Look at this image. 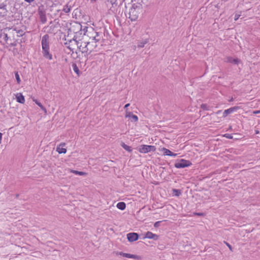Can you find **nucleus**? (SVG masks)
I'll use <instances>...</instances> for the list:
<instances>
[{
    "label": "nucleus",
    "instance_id": "nucleus-21",
    "mask_svg": "<svg viewBox=\"0 0 260 260\" xmlns=\"http://www.w3.org/2000/svg\"><path fill=\"white\" fill-rule=\"evenodd\" d=\"M7 12L6 6L0 7V16H5Z\"/></svg>",
    "mask_w": 260,
    "mask_h": 260
},
{
    "label": "nucleus",
    "instance_id": "nucleus-36",
    "mask_svg": "<svg viewBox=\"0 0 260 260\" xmlns=\"http://www.w3.org/2000/svg\"><path fill=\"white\" fill-rule=\"evenodd\" d=\"M129 105H130V104H126V105H125V106H124V108L125 109V108H127L128 106H129Z\"/></svg>",
    "mask_w": 260,
    "mask_h": 260
},
{
    "label": "nucleus",
    "instance_id": "nucleus-2",
    "mask_svg": "<svg viewBox=\"0 0 260 260\" xmlns=\"http://www.w3.org/2000/svg\"><path fill=\"white\" fill-rule=\"evenodd\" d=\"M88 42L85 41H81L76 40V39L73 38V40H71L69 41L70 45L68 46V48L71 51L73 52L74 48L72 47L73 46L76 45L77 46L79 51H81L82 53H86V48L88 46Z\"/></svg>",
    "mask_w": 260,
    "mask_h": 260
},
{
    "label": "nucleus",
    "instance_id": "nucleus-11",
    "mask_svg": "<svg viewBox=\"0 0 260 260\" xmlns=\"http://www.w3.org/2000/svg\"><path fill=\"white\" fill-rule=\"evenodd\" d=\"M145 238L153 239L154 240H157L158 239V236L152 233L151 232H147L145 234Z\"/></svg>",
    "mask_w": 260,
    "mask_h": 260
},
{
    "label": "nucleus",
    "instance_id": "nucleus-35",
    "mask_svg": "<svg viewBox=\"0 0 260 260\" xmlns=\"http://www.w3.org/2000/svg\"><path fill=\"white\" fill-rule=\"evenodd\" d=\"M253 113L254 114H257V113H260V110H258V111H255L253 112Z\"/></svg>",
    "mask_w": 260,
    "mask_h": 260
},
{
    "label": "nucleus",
    "instance_id": "nucleus-20",
    "mask_svg": "<svg viewBox=\"0 0 260 260\" xmlns=\"http://www.w3.org/2000/svg\"><path fill=\"white\" fill-rule=\"evenodd\" d=\"M33 101H34L35 103L40 107L42 111H43L45 113L47 112L46 109L42 105V104L40 102H39L36 100H33Z\"/></svg>",
    "mask_w": 260,
    "mask_h": 260
},
{
    "label": "nucleus",
    "instance_id": "nucleus-37",
    "mask_svg": "<svg viewBox=\"0 0 260 260\" xmlns=\"http://www.w3.org/2000/svg\"><path fill=\"white\" fill-rule=\"evenodd\" d=\"M221 110H219V111H218L216 112V114H219L221 112Z\"/></svg>",
    "mask_w": 260,
    "mask_h": 260
},
{
    "label": "nucleus",
    "instance_id": "nucleus-33",
    "mask_svg": "<svg viewBox=\"0 0 260 260\" xmlns=\"http://www.w3.org/2000/svg\"><path fill=\"white\" fill-rule=\"evenodd\" d=\"M160 221H157L154 224V226L155 228L158 227L159 225Z\"/></svg>",
    "mask_w": 260,
    "mask_h": 260
},
{
    "label": "nucleus",
    "instance_id": "nucleus-23",
    "mask_svg": "<svg viewBox=\"0 0 260 260\" xmlns=\"http://www.w3.org/2000/svg\"><path fill=\"white\" fill-rule=\"evenodd\" d=\"M71 172L76 175H86V173L85 172H80V171H76V170H72Z\"/></svg>",
    "mask_w": 260,
    "mask_h": 260
},
{
    "label": "nucleus",
    "instance_id": "nucleus-42",
    "mask_svg": "<svg viewBox=\"0 0 260 260\" xmlns=\"http://www.w3.org/2000/svg\"><path fill=\"white\" fill-rule=\"evenodd\" d=\"M3 136V134L1 133H0V136Z\"/></svg>",
    "mask_w": 260,
    "mask_h": 260
},
{
    "label": "nucleus",
    "instance_id": "nucleus-10",
    "mask_svg": "<svg viewBox=\"0 0 260 260\" xmlns=\"http://www.w3.org/2000/svg\"><path fill=\"white\" fill-rule=\"evenodd\" d=\"M239 109V107L235 106L233 107H231L228 109L225 110L223 113V117H225L229 114L232 113L233 112L236 111L237 110Z\"/></svg>",
    "mask_w": 260,
    "mask_h": 260
},
{
    "label": "nucleus",
    "instance_id": "nucleus-43",
    "mask_svg": "<svg viewBox=\"0 0 260 260\" xmlns=\"http://www.w3.org/2000/svg\"><path fill=\"white\" fill-rule=\"evenodd\" d=\"M226 138H230V136H226Z\"/></svg>",
    "mask_w": 260,
    "mask_h": 260
},
{
    "label": "nucleus",
    "instance_id": "nucleus-25",
    "mask_svg": "<svg viewBox=\"0 0 260 260\" xmlns=\"http://www.w3.org/2000/svg\"><path fill=\"white\" fill-rule=\"evenodd\" d=\"M15 76L18 84H20L21 82L20 78L19 77V74L17 72H15Z\"/></svg>",
    "mask_w": 260,
    "mask_h": 260
},
{
    "label": "nucleus",
    "instance_id": "nucleus-7",
    "mask_svg": "<svg viewBox=\"0 0 260 260\" xmlns=\"http://www.w3.org/2000/svg\"><path fill=\"white\" fill-rule=\"evenodd\" d=\"M89 33L91 34L89 36V38L91 40V41L97 42L101 40V37L99 33L95 31L93 29H92L91 32H90Z\"/></svg>",
    "mask_w": 260,
    "mask_h": 260
},
{
    "label": "nucleus",
    "instance_id": "nucleus-26",
    "mask_svg": "<svg viewBox=\"0 0 260 260\" xmlns=\"http://www.w3.org/2000/svg\"><path fill=\"white\" fill-rule=\"evenodd\" d=\"M147 43V41H144L141 42H140L138 44V47L139 48H143L144 47L145 45Z\"/></svg>",
    "mask_w": 260,
    "mask_h": 260
},
{
    "label": "nucleus",
    "instance_id": "nucleus-8",
    "mask_svg": "<svg viewBox=\"0 0 260 260\" xmlns=\"http://www.w3.org/2000/svg\"><path fill=\"white\" fill-rule=\"evenodd\" d=\"M116 254L117 255H119L122 256L123 257L129 258H134V259H139V256L138 255L132 254H130V253H124L123 252H117L116 253Z\"/></svg>",
    "mask_w": 260,
    "mask_h": 260
},
{
    "label": "nucleus",
    "instance_id": "nucleus-41",
    "mask_svg": "<svg viewBox=\"0 0 260 260\" xmlns=\"http://www.w3.org/2000/svg\"><path fill=\"white\" fill-rule=\"evenodd\" d=\"M197 214L198 215H202V213H197Z\"/></svg>",
    "mask_w": 260,
    "mask_h": 260
},
{
    "label": "nucleus",
    "instance_id": "nucleus-18",
    "mask_svg": "<svg viewBox=\"0 0 260 260\" xmlns=\"http://www.w3.org/2000/svg\"><path fill=\"white\" fill-rule=\"evenodd\" d=\"M120 145L123 149H124L128 152H131L132 151V149L131 147L126 145L124 142H121Z\"/></svg>",
    "mask_w": 260,
    "mask_h": 260
},
{
    "label": "nucleus",
    "instance_id": "nucleus-4",
    "mask_svg": "<svg viewBox=\"0 0 260 260\" xmlns=\"http://www.w3.org/2000/svg\"><path fill=\"white\" fill-rule=\"evenodd\" d=\"M88 46L86 48V53L84 55L85 56H87L89 54L92 52L98 51L96 42L94 41L88 42Z\"/></svg>",
    "mask_w": 260,
    "mask_h": 260
},
{
    "label": "nucleus",
    "instance_id": "nucleus-29",
    "mask_svg": "<svg viewBox=\"0 0 260 260\" xmlns=\"http://www.w3.org/2000/svg\"><path fill=\"white\" fill-rule=\"evenodd\" d=\"M224 243L226 244V245L229 247V248L230 249V250L231 251H233V248L232 247V246L228 242H225V241H224Z\"/></svg>",
    "mask_w": 260,
    "mask_h": 260
},
{
    "label": "nucleus",
    "instance_id": "nucleus-16",
    "mask_svg": "<svg viewBox=\"0 0 260 260\" xmlns=\"http://www.w3.org/2000/svg\"><path fill=\"white\" fill-rule=\"evenodd\" d=\"M39 14L41 21L42 23H45L47 21V18L45 12L43 11H40Z\"/></svg>",
    "mask_w": 260,
    "mask_h": 260
},
{
    "label": "nucleus",
    "instance_id": "nucleus-44",
    "mask_svg": "<svg viewBox=\"0 0 260 260\" xmlns=\"http://www.w3.org/2000/svg\"><path fill=\"white\" fill-rule=\"evenodd\" d=\"M226 138H230V136H226Z\"/></svg>",
    "mask_w": 260,
    "mask_h": 260
},
{
    "label": "nucleus",
    "instance_id": "nucleus-1",
    "mask_svg": "<svg viewBox=\"0 0 260 260\" xmlns=\"http://www.w3.org/2000/svg\"><path fill=\"white\" fill-rule=\"evenodd\" d=\"M50 36L46 34L43 36L41 40V45L42 47V54L43 56L49 60H52L53 56L50 52Z\"/></svg>",
    "mask_w": 260,
    "mask_h": 260
},
{
    "label": "nucleus",
    "instance_id": "nucleus-39",
    "mask_svg": "<svg viewBox=\"0 0 260 260\" xmlns=\"http://www.w3.org/2000/svg\"><path fill=\"white\" fill-rule=\"evenodd\" d=\"M233 101V98H232L230 100H229V102H232Z\"/></svg>",
    "mask_w": 260,
    "mask_h": 260
},
{
    "label": "nucleus",
    "instance_id": "nucleus-34",
    "mask_svg": "<svg viewBox=\"0 0 260 260\" xmlns=\"http://www.w3.org/2000/svg\"><path fill=\"white\" fill-rule=\"evenodd\" d=\"M25 2L28 3L29 4H31L34 2L35 0H24Z\"/></svg>",
    "mask_w": 260,
    "mask_h": 260
},
{
    "label": "nucleus",
    "instance_id": "nucleus-45",
    "mask_svg": "<svg viewBox=\"0 0 260 260\" xmlns=\"http://www.w3.org/2000/svg\"><path fill=\"white\" fill-rule=\"evenodd\" d=\"M91 1H96V0H91Z\"/></svg>",
    "mask_w": 260,
    "mask_h": 260
},
{
    "label": "nucleus",
    "instance_id": "nucleus-24",
    "mask_svg": "<svg viewBox=\"0 0 260 260\" xmlns=\"http://www.w3.org/2000/svg\"><path fill=\"white\" fill-rule=\"evenodd\" d=\"M72 66H73V69L74 71L77 74H79V70L77 64L75 63H74Z\"/></svg>",
    "mask_w": 260,
    "mask_h": 260
},
{
    "label": "nucleus",
    "instance_id": "nucleus-17",
    "mask_svg": "<svg viewBox=\"0 0 260 260\" xmlns=\"http://www.w3.org/2000/svg\"><path fill=\"white\" fill-rule=\"evenodd\" d=\"M228 62L235 64H237L240 62V60L237 58H234L232 57H228Z\"/></svg>",
    "mask_w": 260,
    "mask_h": 260
},
{
    "label": "nucleus",
    "instance_id": "nucleus-13",
    "mask_svg": "<svg viewBox=\"0 0 260 260\" xmlns=\"http://www.w3.org/2000/svg\"><path fill=\"white\" fill-rule=\"evenodd\" d=\"M162 151L163 152L164 154L165 155H168V156H174V157H175L177 155V154L176 153H174L172 152L170 150H169L166 148H163L162 149Z\"/></svg>",
    "mask_w": 260,
    "mask_h": 260
},
{
    "label": "nucleus",
    "instance_id": "nucleus-31",
    "mask_svg": "<svg viewBox=\"0 0 260 260\" xmlns=\"http://www.w3.org/2000/svg\"><path fill=\"white\" fill-rule=\"evenodd\" d=\"M201 108L203 109V110H207V105L205 104H202Z\"/></svg>",
    "mask_w": 260,
    "mask_h": 260
},
{
    "label": "nucleus",
    "instance_id": "nucleus-3",
    "mask_svg": "<svg viewBox=\"0 0 260 260\" xmlns=\"http://www.w3.org/2000/svg\"><path fill=\"white\" fill-rule=\"evenodd\" d=\"M141 10V8L140 6L135 4H133L129 10L128 18L132 21H136L139 17Z\"/></svg>",
    "mask_w": 260,
    "mask_h": 260
},
{
    "label": "nucleus",
    "instance_id": "nucleus-9",
    "mask_svg": "<svg viewBox=\"0 0 260 260\" xmlns=\"http://www.w3.org/2000/svg\"><path fill=\"white\" fill-rule=\"evenodd\" d=\"M127 238L129 242H134L139 238V235L136 233H130L127 234Z\"/></svg>",
    "mask_w": 260,
    "mask_h": 260
},
{
    "label": "nucleus",
    "instance_id": "nucleus-14",
    "mask_svg": "<svg viewBox=\"0 0 260 260\" xmlns=\"http://www.w3.org/2000/svg\"><path fill=\"white\" fill-rule=\"evenodd\" d=\"M65 146V143H61L56 148V151L59 153H66L67 152V150L66 148H62V146Z\"/></svg>",
    "mask_w": 260,
    "mask_h": 260
},
{
    "label": "nucleus",
    "instance_id": "nucleus-28",
    "mask_svg": "<svg viewBox=\"0 0 260 260\" xmlns=\"http://www.w3.org/2000/svg\"><path fill=\"white\" fill-rule=\"evenodd\" d=\"M62 10L65 13H68L70 11V8L68 5H66L64 6Z\"/></svg>",
    "mask_w": 260,
    "mask_h": 260
},
{
    "label": "nucleus",
    "instance_id": "nucleus-22",
    "mask_svg": "<svg viewBox=\"0 0 260 260\" xmlns=\"http://www.w3.org/2000/svg\"><path fill=\"white\" fill-rule=\"evenodd\" d=\"M13 30H15L16 31V32L18 34V37H22L24 35V32L22 29H18L17 30L15 28H13Z\"/></svg>",
    "mask_w": 260,
    "mask_h": 260
},
{
    "label": "nucleus",
    "instance_id": "nucleus-6",
    "mask_svg": "<svg viewBox=\"0 0 260 260\" xmlns=\"http://www.w3.org/2000/svg\"><path fill=\"white\" fill-rule=\"evenodd\" d=\"M156 148L154 146L142 145L139 148L138 150L140 153H146L150 151L154 152Z\"/></svg>",
    "mask_w": 260,
    "mask_h": 260
},
{
    "label": "nucleus",
    "instance_id": "nucleus-27",
    "mask_svg": "<svg viewBox=\"0 0 260 260\" xmlns=\"http://www.w3.org/2000/svg\"><path fill=\"white\" fill-rule=\"evenodd\" d=\"M173 193L176 196H179L181 194V191L179 189H174L173 190Z\"/></svg>",
    "mask_w": 260,
    "mask_h": 260
},
{
    "label": "nucleus",
    "instance_id": "nucleus-38",
    "mask_svg": "<svg viewBox=\"0 0 260 260\" xmlns=\"http://www.w3.org/2000/svg\"><path fill=\"white\" fill-rule=\"evenodd\" d=\"M2 139V136H0V144L1 143Z\"/></svg>",
    "mask_w": 260,
    "mask_h": 260
},
{
    "label": "nucleus",
    "instance_id": "nucleus-32",
    "mask_svg": "<svg viewBox=\"0 0 260 260\" xmlns=\"http://www.w3.org/2000/svg\"><path fill=\"white\" fill-rule=\"evenodd\" d=\"M240 15L239 14H236L235 15V17H234V20H235V21H237V20L239 19V17H240Z\"/></svg>",
    "mask_w": 260,
    "mask_h": 260
},
{
    "label": "nucleus",
    "instance_id": "nucleus-30",
    "mask_svg": "<svg viewBox=\"0 0 260 260\" xmlns=\"http://www.w3.org/2000/svg\"><path fill=\"white\" fill-rule=\"evenodd\" d=\"M8 39H9V37L8 36V34L4 33V40H5V41L7 42V41H8Z\"/></svg>",
    "mask_w": 260,
    "mask_h": 260
},
{
    "label": "nucleus",
    "instance_id": "nucleus-40",
    "mask_svg": "<svg viewBox=\"0 0 260 260\" xmlns=\"http://www.w3.org/2000/svg\"><path fill=\"white\" fill-rule=\"evenodd\" d=\"M18 197H19V194H16V198H18Z\"/></svg>",
    "mask_w": 260,
    "mask_h": 260
},
{
    "label": "nucleus",
    "instance_id": "nucleus-19",
    "mask_svg": "<svg viewBox=\"0 0 260 260\" xmlns=\"http://www.w3.org/2000/svg\"><path fill=\"white\" fill-rule=\"evenodd\" d=\"M117 207L120 210H123L125 209L126 205L125 203L123 202H119L117 204Z\"/></svg>",
    "mask_w": 260,
    "mask_h": 260
},
{
    "label": "nucleus",
    "instance_id": "nucleus-12",
    "mask_svg": "<svg viewBox=\"0 0 260 260\" xmlns=\"http://www.w3.org/2000/svg\"><path fill=\"white\" fill-rule=\"evenodd\" d=\"M125 117H129L131 119L132 121L136 122L138 120V118L137 115H134L131 112H126Z\"/></svg>",
    "mask_w": 260,
    "mask_h": 260
},
{
    "label": "nucleus",
    "instance_id": "nucleus-5",
    "mask_svg": "<svg viewBox=\"0 0 260 260\" xmlns=\"http://www.w3.org/2000/svg\"><path fill=\"white\" fill-rule=\"evenodd\" d=\"M192 165L189 160L181 159L178 161H176L174 165L175 167L176 168H184L190 166Z\"/></svg>",
    "mask_w": 260,
    "mask_h": 260
},
{
    "label": "nucleus",
    "instance_id": "nucleus-15",
    "mask_svg": "<svg viewBox=\"0 0 260 260\" xmlns=\"http://www.w3.org/2000/svg\"><path fill=\"white\" fill-rule=\"evenodd\" d=\"M16 99L17 102L19 103L23 104L25 102L24 97L21 93H17L16 95Z\"/></svg>",
    "mask_w": 260,
    "mask_h": 260
}]
</instances>
